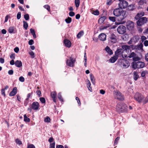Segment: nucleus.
<instances>
[{
	"label": "nucleus",
	"mask_w": 148,
	"mask_h": 148,
	"mask_svg": "<svg viewBox=\"0 0 148 148\" xmlns=\"http://www.w3.org/2000/svg\"><path fill=\"white\" fill-rule=\"evenodd\" d=\"M15 64L16 66L19 68L21 67L22 65L21 62L18 60L15 62Z\"/></svg>",
	"instance_id": "a878e982"
},
{
	"label": "nucleus",
	"mask_w": 148,
	"mask_h": 148,
	"mask_svg": "<svg viewBox=\"0 0 148 148\" xmlns=\"http://www.w3.org/2000/svg\"><path fill=\"white\" fill-rule=\"evenodd\" d=\"M23 27L25 29H27L28 27V24L25 21H23Z\"/></svg>",
	"instance_id": "72a5a7b5"
},
{
	"label": "nucleus",
	"mask_w": 148,
	"mask_h": 148,
	"mask_svg": "<svg viewBox=\"0 0 148 148\" xmlns=\"http://www.w3.org/2000/svg\"><path fill=\"white\" fill-rule=\"evenodd\" d=\"M122 105V103H118L116 108V109L117 111L119 112H121V108Z\"/></svg>",
	"instance_id": "5701e85b"
},
{
	"label": "nucleus",
	"mask_w": 148,
	"mask_h": 148,
	"mask_svg": "<svg viewBox=\"0 0 148 148\" xmlns=\"http://www.w3.org/2000/svg\"><path fill=\"white\" fill-rule=\"evenodd\" d=\"M19 50V49L18 47H16L14 49V51L16 53H18V52Z\"/></svg>",
	"instance_id": "052dcab7"
},
{
	"label": "nucleus",
	"mask_w": 148,
	"mask_h": 148,
	"mask_svg": "<svg viewBox=\"0 0 148 148\" xmlns=\"http://www.w3.org/2000/svg\"><path fill=\"white\" fill-rule=\"evenodd\" d=\"M122 105L121 108V112L127 111V105L124 103H122Z\"/></svg>",
	"instance_id": "b1692460"
},
{
	"label": "nucleus",
	"mask_w": 148,
	"mask_h": 148,
	"mask_svg": "<svg viewBox=\"0 0 148 148\" xmlns=\"http://www.w3.org/2000/svg\"><path fill=\"white\" fill-rule=\"evenodd\" d=\"M106 51L110 55H111L113 53V52L112 50L110 49L108 46H107L105 48Z\"/></svg>",
	"instance_id": "393cba45"
},
{
	"label": "nucleus",
	"mask_w": 148,
	"mask_h": 148,
	"mask_svg": "<svg viewBox=\"0 0 148 148\" xmlns=\"http://www.w3.org/2000/svg\"><path fill=\"white\" fill-rule=\"evenodd\" d=\"M17 93V88L16 87H14L12 91L10 93L9 95L11 96H14Z\"/></svg>",
	"instance_id": "4be33fe9"
},
{
	"label": "nucleus",
	"mask_w": 148,
	"mask_h": 148,
	"mask_svg": "<svg viewBox=\"0 0 148 148\" xmlns=\"http://www.w3.org/2000/svg\"><path fill=\"white\" fill-rule=\"evenodd\" d=\"M148 73L147 71H144L142 72L141 73V76L142 77H145V75Z\"/></svg>",
	"instance_id": "ea45409f"
},
{
	"label": "nucleus",
	"mask_w": 148,
	"mask_h": 148,
	"mask_svg": "<svg viewBox=\"0 0 148 148\" xmlns=\"http://www.w3.org/2000/svg\"><path fill=\"white\" fill-rule=\"evenodd\" d=\"M110 26H108V25H103L101 26L100 27V30H103L105 29H107L108 27H109Z\"/></svg>",
	"instance_id": "58836bf2"
},
{
	"label": "nucleus",
	"mask_w": 148,
	"mask_h": 148,
	"mask_svg": "<svg viewBox=\"0 0 148 148\" xmlns=\"http://www.w3.org/2000/svg\"><path fill=\"white\" fill-rule=\"evenodd\" d=\"M24 121L25 122H29L30 121V119L28 118L26 115V114H25L24 116Z\"/></svg>",
	"instance_id": "2f4dec72"
},
{
	"label": "nucleus",
	"mask_w": 148,
	"mask_h": 148,
	"mask_svg": "<svg viewBox=\"0 0 148 148\" xmlns=\"http://www.w3.org/2000/svg\"><path fill=\"white\" fill-rule=\"evenodd\" d=\"M126 28L123 25L119 26L117 28V30L118 33L120 34H123L126 32Z\"/></svg>",
	"instance_id": "0eeeda50"
},
{
	"label": "nucleus",
	"mask_w": 148,
	"mask_h": 148,
	"mask_svg": "<svg viewBox=\"0 0 148 148\" xmlns=\"http://www.w3.org/2000/svg\"><path fill=\"white\" fill-rule=\"evenodd\" d=\"M8 31L10 33H15L14 27H10Z\"/></svg>",
	"instance_id": "c756f323"
},
{
	"label": "nucleus",
	"mask_w": 148,
	"mask_h": 148,
	"mask_svg": "<svg viewBox=\"0 0 148 148\" xmlns=\"http://www.w3.org/2000/svg\"><path fill=\"white\" fill-rule=\"evenodd\" d=\"M92 13L95 15H98L99 14V12L97 10H92Z\"/></svg>",
	"instance_id": "7c9ffc66"
},
{
	"label": "nucleus",
	"mask_w": 148,
	"mask_h": 148,
	"mask_svg": "<svg viewBox=\"0 0 148 148\" xmlns=\"http://www.w3.org/2000/svg\"><path fill=\"white\" fill-rule=\"evenodd\" d=\"M118 57L116 56L112 57L110 59V62L112 63H114L117 60Z\"/></svg>",
	"instance_id": "bb28decb"
},
{
	"label": "nucleus",
	"mask_w": 148,
	"mask_h": 148,
	"mask_svg": "<svg viewBox=\"0 0 148 148\" xmlns=\"http://www.w3.org/2000/svg\"><path fill=\"white\" fill-rule=\"evenodd\" d=\"M144 44L145 46H148V41L147 40H145L144 43Z\"/></svg>",
	"instance_id": "774afa93"
},
{
	"label": "nucleus",
	"mask_w": 148,
	"mask_h": 148,
	"mask_svg": "<svg viewBox=\"0 0 148 148\" xmlns=\"http://www.w3.org/2000/svg\"><path fill=\"white\" fill-rule=\"evenodd\" d=\"M48 141L49 143H52L53 142H55L54 140V139L52 137L50 138L48 140Z\"/></svg>",
	"instance_id": "3c124183"
},
{
	"label": "nucleus",
	"mask_w": 148,
	"mask_h": 148,
	"mask_svg": "<svg viewBox=\"0 0 148 148\" xmlns=\"http://www.w3.org/2000/svg\"><path fill=\"white\" fill-rule=\"evenodd\" d=\"M1 94L4 96V97L5 96V94L4 89H3V88L1 90Z\"/></svg>",
	"instance_id": "338daca9"
},
{
	"label": "nucleus",
	"mask_w": 148,
	"mask_h": 148,
	"mask_svg": "<svg viewBox=\"0 0 148 148\" xmlns=\"http://www.w3.org/2000/svg\"><path fill=\"white\" fill-rule=\"evenodd\" d=\"M64 43L65 46L68 47L69 48L71 46V42L67 39H65L64 40Z\"/></svg>",
	"instance_id": "aec40b11"
},
{
	"label": "nucleus",
	"mask_w": 148,
	"mask_h": 148,
	"mask_svg": "<svg viewBox=\"0 0 148 148\" xmlns=\"http://www.w3.org/2000/svg\"><path fill=\"white\" fill-rule=\"evenodd\" d=\"M119 138H120L119 137H118L116 138V139H115V141H114V145H115L117 144V143H118V142L119 139Z\"/></svg>",
	"instance_id": "603ef678"
},
{
	"label": "nucleus",
	"mask_w": 148,
	"mask_h": 148,
	"mask_svg": "<svg viewBox=\"0 0 148 148\" xmlns=\"http://www.w3.org/2000/svg\"><path fill=\"white\" fill-rule=\"evenodd\" d=\"M137 21V24L139 26L142 25L147 23L148 21V18L146 17H143L138 19Z\"/></svg>",
	"instance_id": "7ed1b4c3"
},
{
	"label": "nucleus",
	"mask_w": 148,
	"mask_h": 148,
	"mask_svg": "<svg viewBox=\"0 0 148 148\" xmlns=\"http://www.w3.org/2000/svg\"><path fill=\"white\" fill-rule=\"evenodd\" d=\"M55 142H53L50 144L49 148H55Z\"/></svg>",
	"instance_id": "c03bdc74"
},
{
	"label": "nucleus",
	"mask_w": 148,
	"mask_h": 148,
	"mask_svg": "<svg viewBox=\"0 0 148 148\" xmlns=\"http://www.w3.org/2000/svg\"><path fill=\"white\" fill-rule=\"evenodd\" d=\"M130 58H133V60L134 61H138L140 58L137 56L136 55L134 52L132 53L129 56Z\"/></svg>",
	"instance_id": "ddd939ff"
},
{
	"label": "nucleus",
	"mask_w": 148,
	"mask_h": 148,
	"mask_svg": "<svg viewBox=\"0 0 148 148\" xmlns=\"http://www.w3.org/2000/svg\"><path fill=\"white\" fill-rule=\"evenodd\" d=\"M16 143L19 145L22 144V143L21 141H20L18 139H17L15 140Z\"/></svg>",
	"instance_id": "37998d69"
},
{
	"label": "nucleus",
	"mask_w": 148,
	"mask_h": 148,
	"mask_svg": "<svg viewBox=\"0 0 148 148\" xmlns=\"http://www.w3.org/2000/svg\"><path fill=\"white\" fill-rule=\"evenodd\" d=\"M51 96L52 98L53 101L56 103V93L55 91H53L51 92Z\"/></svg>",
	"instance_id": "a211bd4d"
},
{
	"label": "nucleus",
	"mask_w": 148,
	"mask_h": 148,
	"mask_svg": "<svg viewBox=\"0 0 148 148\" xmlns=\"http://www.w3.org/2000/svg\"><path fill=\"white\" fill-rule=\"evenodd\" d=\"M112 3V0H108L107 4L108 5H110Z\"/></svg>",
	"instance_id": "680f3d73"
},
{
	"label": "nucleus",
	"mask_w": 148,
	"mask_h": 148,
	"mask_svg": "<svg viewBox=\"0 0 148 148\" xmlns=\"http://www.w3.org/2000/svg\"><path fill=\"white\" fill-rule=\"evenodd\" d=\"M75 62V59L70 57L69 59H67L66 61V65L70 67H73L74 66V63Z\"/></svg>",
	"instance_id": "20e7f679"
},
{
	"label": "nucleus",
	"mask_w": 148,
	"mask_h": 148,
	"mask_svg": "<svg viewBox=\"0 0 148 148\" xmlns=\"http://www.w3.org/2000/svg\"><path fill=\"white\" fill-rule=\"evenodd\" d=\"M75 3L76 7L78 8L79 6L80 3L79 0H75Z\"/></svg>",
	"instance_id": "c9c22d12"
},
{
	"label": "nucleus",
	"mask_w": 148,
	"mask_h": 148,
	"mask_svg": "<svg viewBox=\"0 0 148 148\" xmlns=\"http://www.w3.org/2000/svg\"><path fill=\"white\" fill-rule=\"evenodd\" d=\"M145 66L144 62L138 61L136 63H134L132 67L135 69H140L144 67Z\"/></svg>",
	"instance_id": "f03ea898"
},
{
	"label": "nucleus",
	"mask_w": 148,
	"mask_h": 148,
	"mask_svg": "<svg viewBox=\"0 0 148 148\" xmlns=\"http://www.w3.org/2000/svg\"><path fill=\"white\" fill-rule=\"evenodd\" d=\"M40 100L42 103H44L45 102V99L43 97H40Z\"/></svg>",
	"instance_id": "09e8293b"
},
{
	"label": "nucleus",
	"mask_w": 148,
	"mask_h": 148,
	"mask_svg": "<svg viewBox=\"0 0 148 148\" xmlns=\"http://www.w3.org/2000/svg\"><path fill=\"white\" fill-rule=\"evenodd\" d=\"M146 0H140L138 2L139 8H143L146 4Z\"/></svg>",
	"instance_id": "9d476101"
},
{
	"label": "nucleus",
	"mask_w": 148,
	"mask_h": 148,
	"mask_svg": "<svg viewBox=\"0 0 148 148\" xmlns=\"http://www.w3.org/2000/svg\"><path fill=\"white\" fill-rule=\"evenodd\" d=\"M8 73L9 75H12L13 73V71L12 70H10L8 71Z\"/></svg>",
	"instance_id": "0e129e2a"
},
{
	"label": "nucleus",
	"mask_w": 148,
	"mask_h": 148,
	"mask_svg": "<svg viewBox=\"0 0 148 148\" xmlns=\"http://www.w3.org/2000/svg\"><path fill=\"white\" fill-rule=\"evenodd\" d=\"M21 12H18L17 15V18L18 19H19L21 17Z\"/></svg>",
	"instance_id": "6e6d98bb"
},
{
	"label": "nucleus",
	"mask_w": 148,
	"mask_h": 148,
	"mask_svg": "<svg viewBox=\"0 0 148 148\" xmlns=\"http://www.w3.org/2000/svg\"><path fill=\"white\" fill-rule=\"evenodd\" d=\"M122 49H118L115 52V55L118 56L120 54H121L122 53Z\"/></svg>",
	"instance_id": "c85d7f7f"
},
{
	"label": "nucleus",
	"mask_w": 148,
	"mask_h": 148,
	"mask_svg": "<svg viewBox=\"0 0 148 148\" xmlns=\"http://www.w3.org/2000/svg\"><path fill=\"white\" fill-rule=\"evenodd\" d=\"M84 32L82 31L80 32L77 35V37L78 38H80L84 34Z\"/></svg>",
	"instance_id": "f704fd0d"
},
{
	"label": "nucleus",
	"mask_w": 148,
	"mask_h": 148,
	"mask_svg": "<svg viewBox=\"0 0 148 148\" xmlns=\"http://www.w3.org/2000/svg\"><path fill=\"white\" fill-rule=\"evenodd\" d=\"M138 40V37L136 36H134L131 39L130 41L129 42V44H131L132 43H135L137 42Z\"/></svg>",
	"instance_id": "2eb2a0df"
},
{
	"label": "nucleus",
	"mask_w": 148,
	"mask_h": 148,
	"mask_svg": "<svg viewBox=\"0 0 148 148\" xmlns=\"http://www.w3.org/2000/svg\"><path fill=\"white\" fill-rule=\"evenodd\" d=\"M109 19L113 22L115 21V17H109Z\"/></svg>",
	"instance_id": "864d4df0"
},
{
	"label": "nucleus",
	"mask_w": 148,
	"mask_h": 148,
	"mask_svg": "<svg viewBox=\"0 0 148 148\" xmlns=\"http://www.w3.org/2000/svg\"><path fill=\"white\" fill-rule=\"evenodd\" d=\"M119 62L120 63V65L123 68H127L130 66V63L129 62L124 59L120 60Z\"/></svg>",
	"instance_id": "39448f33"
},
{
	"label": "nucleus",
	"mask_w": 148,
	"mask_h": 148,
	"mask_svg": "<svg viewBox=\"0 0 148 148\" xmlns=\"http://www.w3.org/2000/svg\"><path fill=\"white\" fill-rule=\"evenodd\" d=\"M134 23L131 21H128L126 24V27L129 30H132L134 27Z\"/></svg>",
	"instance_id": "f8f14e48"
},
{
	"label": "nucleus",
	"mask_w": 148,
	"mask_h": 148,
	"mask_svg": "<svg viewBox=\"0 0 148 148\" xmlns=\"http://www.w3.org/2000/svg\"><path fill=\"white\" fill-rule=\"evenodd\" d=\"M114 15L116 16H120L121 21L123 20L126 17V12L122 9L116 8L113 11Z\"/></svg>",
	"instance_id": "f257e3e1"
},
{
	"label": "nucleus",
	"mask_w": 148,
	"mask_h": 148,
	"mask_svg": "<svg viewBox=\"0 0 148 148\" xmlns=\"http://www.w3.org/2000/svg\"><path fill=\"white\" fill-rule=\"evenodd\" d=\"M106 36L104 33H101L99 35V40L102 41H104L106 40Z\"/></svg>",
	"instance_id": "f3484780"
},
{
	"label": "nucleus",
	"mask_w": 148,
	"mask_h": 148,
	"mask_svg": "<svg viewBox=\"0 0 148 148\" xmlns=\"http://www.w3.org/2000/svg\"><path fill=\"white\" fill-rule=\"evenodd\" d=\"M58 97L60 100L61 101H63V99L62 97L61 93L59 92L58 95Z\"/></svg>",
	"instance_id": "79ce46f5"
},
{
	"label": "nucleus",
	"mask_w": 148,
	"mask_h": 148,
	"mask_svg": "<svg viewBox=\"0 0 148 148\" xmlns=\"http://www.w3.org/2000/svg\"><path fill=\"white\" fill-rule=\"evenodd\" d=\"M133 78L135 81L137 80L139 78L138 72L136 71H134L133 73Z\"/></svg>",
	"instance_id": "6ab92c4d"
},
{
	"label": "nucleus",
	"mask_w": 148,
	"mask_h": 148,
	"mask_svg": "<svg viewBox=\"0 0 148 148\" xmlns=\"http://www.w3.org/2000/svg\"><path fill=\"white\" fill-rule=\"evenodd\" d=\"M119 7L121 9H124L127 8L128 5V2L125 1L120 2L119 4Z\"/></svg>",
	"instance_id": "9b49d317"
},
{
	"label": "nucleus",
	"mask_w": 148,
	"mask_h": 148,
	"mask_svg": "<svg viewBox=\"0 0 148 148\" xmlns=\"http://www.w3.org/2000/svg\"><path fill=\"white\" fill-rule=\"evenodd\" d=\"M24 18L26 20H28L29 18V15L27 14H26L24 15Z\"/></svg>",
	"instance_id": "de8ad7c7"
},
{
	"label": "nucleus",
	"mask_w": 148,
	"mask_h": 148,
	"mask_svg": "<svg viewBox=\"0 0 148 148\" xmlns=\"http://www.w3.org/2000/svg\"><path fill=\"white\" fill-rule=\"evenodd\" d=\"M109 41L110 42L114 43L117 42L116 36L113 34H112L109 36Z\"/></svg>",
	"instance_id": "1a4fd4ad"
},
{
	"label": "nucleus",
	"mask_w": 148,
	"mask_h": 148,
	"mask_svg": "<svg viewBox=\"0 0 148 148\" xmlns=\"http://www.w3.org/2000/svg\"><path fill=\"white\" fill-rule=\"evenodd\" d=\"M30 32L32 34V35H33V37L34 38H36V35L35 33V31L34 29H31L30 30Z\"/></svg>",
	"instance_id": "473e14b6"
},
{
	"label": "nucleus",
	"mask_w": 148,
	"mask_h": 148,
	"mask_svg": "<svg viewBox=\"0 0 148 148\" xmlns=\"http://www.w3.org/2000/svg\"><path fill=\"white\" fill-rule=\"evenodd\" d=\"M44 121L45 122L49 123L50 122L51 119L49 117L47 116L45 118Z\"/></svg>",
	"instance_id": "4c0bfd02"
},
{
	"label": "nucleus",
	"mask_w": 148,
	"mask_h": 148,
	"mask_svg": "<svg viewBox=\"0 0 148 148\" xmlns=\"http://www.w3.org/2000/svg\"><path fill=\"white\" fill-rule=\"evenodd\" d=\"M75 15V13L74 12H71L69 13V15L71 16H73Z\"/></svg>",
	"instance_id": "13d9d810"
},
{
	"label": "nucleus",
	"mask_w": 148,
	"mask_h": 148,
	"mask_svg": "<svg viewBox=\"0 0 148 148\" xmlns=\"http://www.w3.org/2000/svg\"><path fill=\"white\" fill-rule=\"evenodd\" d=\"M87 86H91V84L90 81L88 79L86 80Z\"/></svg>",
	"instance_id": "69168bd1"
},
{
	"label": "nucleus",
	"mask_w": 148,
	"mask_h": 148,
	"mask_svg": "<svg viewBox=\"0 0 148 148\" xmlns=\"http://www.w3.org/2000/svg\"><path fill=\"white\" fill-rule=\"evenodd\" d=\"M10 58L11 59H14L15 58V54L14 53H12L10 56Z\"/></svg>",
	"instance_id": "bf43d9fd"
},
{
	"label": "nucleus",
	"mask_w": 148,
	"mask_h": 148,
	"mask_svg": "<svg viewBox=\"0 0 148 148\" xmlns=\"http://www.w3.org/2000/svg\"><path fill=\"white\" fill-rule=\"evenodd\" d=\"M125 51H122V57L123 58H125L127 57V53H125Z\"/></svg>",
	"instance_id": "a19ab883"
},
{
	"label": "nucleus",
	"mask_w": 148,
	"mask_h": 148,
	"mask_svg": "<svg viewBox=\"0 0 148 148\" xmlns=\"http://www.w3.org/2000/svg\"><path fill=\"white\" fill-rule=\"evenodd\" d=\"M32 108L34 110H37L39 108V103L37 102H34L33 103Z\"/></svg>",
	"instance_id": "dca6fc26"
},
{
	"label": "nucleus",
	"mask_w": 148,
	"mask_h": 148,
	"mask_svg": "<svg viewBox=\"0 0 148 148\" xmlns=\"http://www.w3.org/2000/svg\"><path fill=\"white\" fill-rule=\"evenodd\" d=\"M27 148H36L34 145L32 144L28 145Z\"/></svg>",
	"instance_id": "49530a36"
},
{
	"label": "nucleus",
	"mask_w": 148,
	"mask_h": 148,
	"mask_svg": "<svg viewBox=\"0 0 148 148\" xmlns=\"http://www.w3.org/2000/svg\"><path fill=\"white\" fill-rule=\"evenodd\" d=\"M44 7L46 9L48 10V11H50V7L49 5H45L44 6Z\"/></svg>",
	"instance_id": "a18cd8bd"
},
{
	"label": "nucleus",
	"mask_w": 148,
	"mask_h": 148,
	"mask_svg": "<svg viewBox=\"0 0 148 148\" xmlns=\"http://www.w3.org/2000/svg\"><path fill=\"white\" fill-rule=\"evenodd\" d=\"M114 97L117 99L122 100L124 99L123 96L120 92L118 91H114L113 92Z\"/></svg>",
	"instance_id": "423d86ee"
},
{
	"label": "nucleus",
	"mask_w": 148,
	"mask_h": 148,
	"mask_svg": "<svg viewBox=\"0 0 148 148\" xmlns=\"http://www.w3.org/2000/svg\"><path fill=\"white\" fill-rule=\"evenodd\" d=\"M65 21L67 23H70L71 22L72 19L71 18L68 17L67 18L65 19Z\"/></svg>",
	"instance_id": "e433bc0d"
},
{
	"label": "nucleus",
	"mask_w": 148,
	"mask_h": 148,
	"mask_svg": "<svg viewBox=\"0 0 148 148\" xmlns=\"http://www.w3.org/2000/svg\"><path fill=\"white\" fill-rule=\"evenodd\" d=\"M19 79L21 82H23L25 80V79L23 76L20 77Z\"/></svg>",
	"instance_id": "5fc2aeb1"
},
{
	"label": "nucleus",
	"mask_w": 148,
	"mask_h": 148,
	"mask_svg": "<svg viewBox=\"0 0 148 148\" xmlns=\"http://www.w3.org/2000/svg\"><path fill=\"white\" fill-rule=\"evenodd\" d=\"M34 41L32 40H31L29 41L28 43L29 45H31L33 44Z\"/></svg>",
	"instance_id": "e2e57ef3"
},
{
	"label": "nucleus",
	"mask_w": 148,
	"mask_h": 148,
	"mask_svg": "<svg viewBox=\"0 0 148 148\" xmlns=\"http://www.w3.org/2000/svg\"><path fill=\"white\" fill-rule=\"evenodd\" d=\"M29 54L31 56L32 58H34V53L32 51L30 52L29 53Z\"/></svg>",
	"instance_id": "8fccbe9b"
},
{
	"label": "nucleus",
	"mask_w": 148,
	"mask_h": 148,
	"mask_svg": "<svg viewBox=\"0 0 148 148\" xmlns=\"http://www.w3.org/2000/svg\"><path fill=\"white\" fill-rule=\"evenodd\" d=\"M122 49L123 51H125V53H127V51H129L130 47L129 46L127 45H123L122 47Z\"/></svg>",
	"instance_id": "412c9836"
},
{
	"label": "nucleus",
	"mask_w": 148,
	"mask_h": 148,
	"mask_svg": "<svg viewBox=\"0 0 148 148\" xmlns=\"http://www.w3.org/2000/svg\"><path fill=\"white\" fill-rule=\"evenodd\" d=\"M145 15V12L143 11H140L138 12L135 17V18L138 20L140 18L144 16Z\"/></svg>",
	"instance_id": "4468645a"
},
{
	"label": "nucleus",
	"mask_w": 148,
	"mask_h": 148,
	"mask_svg": "<svg viewBox=\"0 0 148 148\" xmlns=\"http://www.w3.org/2000/svg\"><path fill=\"white\" fill-rule=\"evenodd\" d=\"M90 76L91 81L93 84H95V79L93 75L92 74H90Z\"/></svg>",
	"instance_id": "cd10ccee"
},
{
	"label": "nucleus",
	"mask_w": 148,
	"mask_h": 148,
	"mask_svg": "<svg viewBox=\"0 0 148 148\" xmlns=\"http://www.w3.org/2000/svg\"><path fill=\"white\" fill-rule=\"evenodd\" d=\"M143 98V96L142 95L138 92L136 93L134 96V99L139 102L142 101Z\"/></svg>",
	"instance_id": "6e6552de"
},
{
	"label": "nucleus",
	"mask_w": 148,
	"mask_h": 148,
	"mask_svg": "<svg viewBox=\"0 0 148 148\" xmlns=\"http://www.w3.org/2000/svg\"><path fill=\"white\" fill-rule=\"evenodd\" d=\"M32 93H29L27 96V98L26 99V100H28L29 97L31 96L32 95Z\"/></svg>",
	"instance_id": "4d7b16f0"
}]
</instances>
